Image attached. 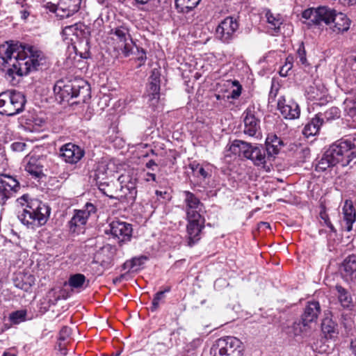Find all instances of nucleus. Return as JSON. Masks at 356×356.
Masks as SVG:
<instances>
[{
	"label": "nucleus",
	"mask_w": 356,
	"mask_h": 356,
	"mask_svg": "<svg viewBox=\"0 0 356 356\" xmlns=\"http://www.w3.org/2000/svg\"><path fill=\"white\" fill-rule=\"evenodd\" d=\"M0 59L6 68L7 79L12 81L15 75L22 76L37 70L45 57L37 47L10 40L0 45Z\"/></svg>",
	"instance_id": "nucleus-1"
},
{
	"label": "nucleus",
	"mask_w": 356,
	"mask_h": 356,
	"mask_svg": "<svg viewBox=\"0 0 356 356\" xmlns=\"http://www.w3.org/2000/svg\"><path fill=\"white\" fill-rule=\"evenodd\" d=\"M356 164V135L342 138L331 145L316 165V170L324 171L330 166Z\"/></svg>",
	"instance_id": "nucleus-2"
},
{
	"label": "nucleus",
	"mask_w": 356,
	"mask_h": 356,
	"mask_svg": "<svg viewBox=\"0 0 356 356\" xmlns=\"http://www.w3.org/2000/svg\"><path fill=\"white\" fill-rule=\"evenodd\" d=\"M356 164V135L342 138L331 145L316 165V170L324 171L330 166Z\"/></svg>",
	"instance_id": "nucleus-3"
},
{
	"label": "nucleus",
	"mask_w": 356,
	"mask_h": 356,
	"mask_svg": "<svg viewBox=\"0 0 356 356\" xmlns=\"http://www.w3.org/2000/svg\"><path fill=\"white\" fill-rule=\"evenodd\" d=\"M16 203L18 207L17 217L28 229H35L47 223L51 209L45 203L29 194L18 197Z\"/></svg>",
	"instance_id": "nucleus-4"
},
{
	"label": "nucleus",
	"mask_w": 356,
	"mask_h": 356,
	"mask_svg": "<svg viewBox=\"0 0 356 356\" xmlns=\"http://www.w3.org/2000/svg\"><path fill=\"white\" fill-rule=\"evenodd\" d=\"M54 92L60 102H69L73 98L80 97L82 102L90 96V87L88 82L83 79H75L65 81H58L54 87Z\"/></svg>",
	"instance_id": "nucleus-5"
},
{
	"label": "nucleus",
	"mask_w": 356,
	"mask_h": 356,
	"mask_svg": "<svg viewBox=\"0 0 356 356\" xmlns=\"http://www.w3.org/2000/svg\"><path fill=\"white\" fill-rule=\"evenodd\" d=\"M26 99L24 95L16 90L0 93V114L13 116L24 109Z\"/></svg>",
	"instance_id": "nucleus-6"
},
{
	"label": "nucleus",
	"mask_w": 356,
	"mask_h": 356,
	"mask_svg": "<svg viewBox=\"0 0 356 356\" xmlns=\"http://www.w3.org/2000/svg\"><path fill=\"white\" fill-rule=\"evenodd\" d=\"M243 351L242 342L231 336L218 339L211 348L212 356H242Z\"/></svg>",
	"instance_id": "nucleus-7"
},
{
	"label": "nucleus",
	"mask_w": 356,
	"mask_h": 356,
	"mask_svg": "<svg viewBox=\"0 0 356 356\" xmlns=\"http://www.w3.org/2000/svg\"><path fill=\"white\" fill-rule=\"evenodd\" d=\"M97 211L95 206L87 202L83 209L74 210V213L68 222L69 230L71 233L79 234L86 225L88 218Z\"/></svg>",
	"instance_id": "nucleus-8"
},
{
	"label": "nucleus",
	"mask_w": 356,
	"mask_h": 356,
	"mask_svg": "<svg viewBox=\"0 0 356 356\" xmlns=\"http://www.w3.org/2000/svg\"><path fill=\"white\" fill-rule=\"evenodd\" d=\"M111 35L115 37L113 39L116 41L118 48L125 57H128L134 53V42L129 34V29L125 26H120L111 29Z\"/></svg>",
	"instance_id": "nucleus-9"
},
{
	"label": "nucleus",
	"mask_w": 356,
	"mask_h": 356,
	"mask_svg": "<svg viewBox=\"0 0 356 356\" xmlns=\"http://www.w3.org/2000/svg\"><path fill=\"white\" fill-rule=\"evenodd\" d=\"M18 180L10 175H0V205H5L7 201L19 190Z\"/></svg>",
	"instance_id": "nucleus-10"
},
{
	"label": "nucleus",
	"mask_w": 356,
	"mask_h": 356,
	"mask_svg": "<svg viewBox=\"0 0 356 356\" xmlns=\"http://www.w3.org/2000/svg\"><path fill=\"white\" fill-rule=\"evenodd\" d=\"M132 226L131 224L120 220H113L108 225V229H105L106 234H111L118 240L120 245L129 241L132 236Z\"/></svg>",
	"instance_id": "nucleus-11"
},
{
	"label": "nucleus",
	"mask_w": 356,
	"mask_h": 356,
	"mask_svg": "<svg viewBox=\"0 0 356 356\" xmlns=\"http://www.w3.org/2000/svg\"><path fill=\"white\" fill-rule=\"evenodd\" d=\"M238 29V23L233 17L224 19L217 26L216 37L224 43H229L233 40L234 34Z\"/></svg>",
	"instance_id": "nucleus-12"
},
{
	"label": "nucleus",
	"mask_w": 356,
	"mask_h": 356,
	"mask_svg": "<svg viewBox=\"0 0 356 356\" xmlns=\"http://www.w3.org/2000/svg\"><path fill=\"white\" fill-rule=\"evenodd\" d=\"M335 10L326 6L313 8V29L323 30L332 23Z\"/></svg>",
	"instance_id": "nucleus-13"
},
{
	"label": "nucleus",
	"mask_w": 356,
	"mask_h": 356,
	"mask_svg": "<svg viewBox=\"0 0 356 356\" xmlns=\"http://www.w3.org/2000/svg\"><path fill=\"white\" fill-rule=\"evenodd\" d=\"M45 159L42 156L27 155L24 162L26 163L25 170L35 179L40 180L44 177L43 172L44 163Z\"/></svg>",
	"instance_id": "nucleus-14"
},
{
	"label": "nucleus",
	"mask_w": 356,
	"mask_h": 356,
	"mask_svg": "<svg viewBox=\"0 0 356 356\" xmlns=\"http://www.w3.org/2000/svg\"><path fill=\"white\" fill-rule=\"evenodd\" d=\"M84 154L85 152L81 147L72 143L65 144L60 148V157L70 164L77 163Z\"/></svg>",
	"instance_id": "nucleus-15"
},
{
	"label": "nucleus",
	"mask_w": 356,
	"mask_h": 356,
	"mask_svg": "<svg viewBox=\"0 0 356 356\" xmlns=\"http://www.w3.org/2000/svg\"><path fill=\"white\" fill-rule=\"evenodd\" d=\"M183 194L187 218H200V216H202L200 213L204 207L203 204L195 194L188 191H184Z\"/></svg>",
	"instance_id": "nucleus-16"
},
{
	"label": "nucleus",
	"mask_w": 356,
	"mask_h": 356,
	"mask_svg": "<svg viewBox=\"0 0 356 356\" xmlns=\"http://www.w3.org/2000/svg\"><path fill=\"white\" fill-rule=\"evenodd\" d=\"M277 109L285 119L289 120L299 118L300 113L298 104L292 99L286 100L284 96L277 101Z\"/></svg>",
	"instance_id": "nucleus-17"
},
{
	"label": "nucleus",
	"mask_w": 356,
	"mask_h": 356,
	"mask_svg": "<svg viewBox=\"0 0 356 356\" xmlns=\"http://www.w3.org/2000/svg\"><path fill=\"white\" fill-rule=\"evenodd\" d=\"M244 134L252 137H257L260 130V121L255 117L254 107L249 106L243 113Z\"/></svg>",
	"instance_id": "nucleus-18"
},
{
	"label": "nucleus",
	"mask_w": 356,
	"mask_h": 356,
	"mask_svg": "<svg viewBox=\"0 0 356 356\" xmlns=\"http://www.w3.org/2000/svg\"><path fill=\"white\" fill-rule=\"evenodd\" d=\"M161 74L157 69H153L150 76L149 77V83L147 86V96L148 100L153 105L156 104L160 98V83Z\"/></svg>",
	"instance_id": "nucleus-19"
},
{
	"label": "nucleus",
	"mask_w": 356,
	"mask_h": 356,
	"mask_svg": "<svg viewBox=\"0 0 356 356\" xmlns=\"http://www.w3.org/2000/svg\"><path fill=\"white\" fill-rule=\"evenodd\" d=\"M248 159L251 160L255 165H264L267 160L268 156L266 154L265 148L261 145H252L248 143L246 150H245V155Z\"/></svg>",
	"instance_id": "nucleus-20"
},
{
	"label": "nucleus",
	"mask_w": 356,
	"mask_h": 356,
	"mask_svg": "<svg viewBox=\"0 0 356 356\" xmlns=\"http://www.w3.org/2000/svg\"><path fill=\"white\" fill-rule=\"evenodd\" d=\"M187 234L188 236V245H193L200 239V234L204 227L205 220L202 216L194 219L187 218Z\"/></svg>",
	"instance_id": "nucleus-21"
},
{
	"label": "nucleus",
	"mask_w": 356,
	"mask_h": 356,
	"mask_svg": "<svg viewBox=\"0 0 356 356\" xmlns=\"http://www.w3.org/2000/svg\"><path fill=\"white\" fill-rule=\"evenodd\" d=\"M310 304L311 302L308 301L305 313L302 316L301 321L294 323L293 326L289 329L288 333H293V335L298 336L309 330L310 323H312V307H310Z\"/></svg>",
	"instance_id": "nucleus-22"
},
{
	"label": "nucleus",
	"mask_w": 356,
	"mask_h": 356,
	"mask_svg": "<svg viewBox=\"0 0 356 356\" xmlns=\"http://www.w3.org/2000/svg\"><path fill=\"white\" fill-rule=\"evenodd\" d=\"M350 20L342 13H336L333 15L330 29L337 33L347 31L350 28Z\"/></svg>",
	"instance_id": "nucleus-23"
},
{
	"label": "nucleus",
	"mask_w": 356,
	"mask_h": 356,
	"mask_svg": "<svg viewBox=\"0 0 356 356\" xmlns=\"http://www.w3.org/2000/svg\"><path fill=\"white\" fill-rule=\"evenodd\" d=\"M82 0H61L58 16L61 18L69 17L78 12Z\"/></svg>",
	"instance_id": "nucleus-24"
},
{
	"label": "nucleus",
	"mask_w": 356,
	"mask_h": 356,
	"mask_svg": "<svg viewBox=\"0 0 356 356\" xmlns=\"http://www.w3.org/2000/svg\"><path fill=\"white\" fill-rule=\"evenodd\" d=\"M63 33L66 36L65 39H70L71 41H74L73 36L76 39L86 38L89 34L86 25L81 23H76L73 25L67 26L63 30Z\"/></svg>",
	"instance_id": "nucleus-25"
},
{
	"label": "nucleus",
	"mask_w": 356,
	"mask_h": 356,
	"mask_svg": "<svg viewBox=\"0 0 356 356\" xmlns=\"http://www.w3.org/2000/svg\"><path fill=\"white\" fill-rule=\"evenodd\" d=\"M321 331L326 338H333L337 334V324L332 319L330 311H324L321 324Z\"/></svg>",
	"instance_id": "nucleus-26"
},
{
	"label": "nucleus",
	"mask_w": 356,
	"mask_h": 356,
	"mask_svg": "<svg viewBox=\"0 0 356 356\" xmlns=\"http://www.w3.org/2000/svg\"><path fill=\"white\" fill-rule=\"evenodd\" d=\"M343 220L346 222V230L350 232L356 220V211L351 202L346 200L343 207Z\"/></svg>",
	"instance_id": "nucleus-27"
},
{
	"label": "nucleus",
	"mask_w": 356,
	"mask_h": 356,
	"mask_svg": "<svg viewBox=\"0 0 356 356\" xmlns=\"http://www.w3.org/2000/svg\"><path fill=\"white\" fill-rule=\"evenodd\" d=\"M323 115H324L327 120H332L339 118L340 111L338 108L332 107L328 111H327L324 114H316L315 118H313V127L314 128H316V132L314 134V135L318 132L320 127L323 124L324 118H323Z\"/></svg>",
	"instance_id": "nucleus-28"
},
{
	"label": "nucleus",
	"mask_w": 356,
	"mask_h": 356,
	"mask_svg": "<svg viewBox=\"0 0 356 356\" xmlns=\"http://www.w3.org/2000/svg\"><path fill=\"white\" fill-rule=\"evenodd\" d=\"M336 290L338 291V300L341 305L343 308L350 309L353 305V298L350 292L341 286V285H337L335 286Z\"/></svg>",
	"instance_id": "nucleus-29"
},
{
	"label": "nucleus",
	"mask_w": 356,
	"mask_h": 356,
	"mask_svg": "<svg viewBox=\"0 0 356 356\" xmlns=\"http://www.w3.org/2000/svg\"><path fill=\"white\" fill-rule=\"evenodd\" d=\"M265 16L270 28L278 33L283 22L282 16L273 13L269 9L266 10Z\"/></svg>",
	"instance_id": "nucleus-30"
},
{
	"label": "nucleus",
	"mask_w": 356,
	"mask_h": 356,
	"mask_svg": "<svg viewBox=\"0 0 356 356\" xmlns=\"http://www.w3.org/2000/svg\"><path fill=\"white\" fill-rule=\"evenodd\" d=\"M89 282L83 274L76 273L70 276L68 284L72 289H81L86 282Z\"/></svg>",
	"instance_id": "nucleus-31"
},
{
	"label": "nucleus",
	"mask_w": 356,
	"mask_h": 356,
	"mask_svg": "<svg viewBox=\"0 0 356 356\" xmlns=\"http://www.w3.org/2000/svg\"><path fill=\"white\" fill-rule=\"evenodd\" d=\"M177 8L180 9V12H189L194 9L201 0H175Z\"/></svg>",
	"instance_id": "nucleus-32"
},
{
	"label": "nucleus",
	"mask_w": 356,
	"mask_h": 356,
	"mask_svg": "<svg viewBox=\"0 0 356 356\" xmlns=\"http://www.w3.org/2000/svg\"><path fill=\"white\" fill-rule=\"evenodd\" d=\"M320 223L323 225L327 226L328 228L330 229L332 232H335V229L332 224L331 221L330 220L329 216L327 213L325 207L321 204L319 207V212H318V217Z\"/></svg>",
	"instance_id": "nucleus-33"
},
{
	"label": "nucleus",
	"mask_w": 356,
	"mask_h": 356,
	"mask_svg": "<svg viewBox=\"0 0 356 356\" xmlns=\"http://www.w3.org/2000/svg\"><path fill=\"white\" fill-rule=\"evenodd\" d=\"M343 268L348 275L356 272V255L352 254L346 257L343 263Z\"/></svg>",
	"instance_id": "nucleus-34"
},
{
	"label": "nucleus",
	"mask_w": 356,
	"mask_h": 356,
	"mask_svg": "<svg viewBox=\"0 0 356 356\" xmlns=\"http://www.w3.org/2000/svg\"><path fill=\"white\" fill-rule=\"evenodd\" d=\"M247 145L248 143L246 142L240 140H235L230 145L229 149L234 154L243 155L244 156Z\"/></svg>",
	"instance_id": "nucleus-35"
},
{
	"label": "nucleus",
	"mask_w": 356,
	"mask_h": 356,
	"mask_svg": "<svg viewBox=\"0 0 356 356\" xmlns=\"http://www.w3.org/2000/svg\"><path fill=\"white\" fill-rule=\"evenodd\" d=\"M171 290L170 286H166L163 290L157 292L152 300L151 310L152 312L156 311L159 307L160 301L165 298V293L170 292Z\"/></svg>",
	"instance_id": "nucleus-36"
},
{
	"label": "nucleus",
	"mask_w": 356,
	"mask_h": 356,
	"mask_svg": "<svg viewBox=\"0 0 356 356\" xmlns=\"http://www.w3.org/2000/svg\"><path fill=\"white\" fill-rule=\"evenodd\" d=\"M283 146L284 143L265 144L264 148L268 160H270L271 158H274L275 156L279 153L281 147Z\"/></svg>",
	"instance_id": "nucleus-37"
},
{
	"label": "nucleus",
	"mask_w": 356,
	"mask_h": 356,
	"mask_svg": "<svg viewBox=\"0 0 356 356\" xmlns=\"http://www.w3.org/2000/svg\"><path fill=\"white\" fill-rule=\"evenodd\" d=\"M26 312L17 310L10 314L9 319L13 324H19L26 320Z\"/></svg>",
	"instance_id": "nucleus-38"
},
{
	"label": "nucleus",
	"mask_w": 356,
	"mask_h": 356,
	"mask_svg": "<svg viewBox=\"0 0 356 356\" xmlns=\"http://www.w3.org/2000/svg\"><path fill=\"white\" fill-rule=\"evenodd\" d=\"M293 65V58L288 56L286 58L284 64L280 67L279 71L280 75L282 77H286L289 75V71L291 70Z\"/></svg>",
	"instance_id": "nucleus-39"
},
{
	"label": "nucleus",
	"mask_w": 356,
	"mask_h": 356,
	"mask_svg": "<svg viewBox=\"0 0 356 356\" xmlns=\"http://www.w3.org/2000/svg\"><path fill=\"white\" fill-rule=\"evenodd\" d=\"M298 58H299V63L301 65L305 67H307L309 66V64L306 58V50L305 47L304 42H302L297 51Z\"/></svg>",
	"instance_id": "nucleus-40"
},
{
	"label": "nucleus",
	"mask_w": 356,
	"mask_h": 356,
	"mask_svg": "<svg viewBox=\"0 0 356 356\" xmlns=\"http://www.w3.org/2000/svg\"><path fill=\"white\" fill-rule=\"evenodd\" d=\"M189 167L195 175H196L197 177H201L204 179H206L209 175L208 172L204 170V168L197 163H191L189 165Z\"/></svg>",
	"instance_id": "nucleus-41"
},
{
	"label": "nucleus",
	"mask_w": 356,
	"mask_h": 356,
	"mask_svg": "<svg viewBox=\"0 0 356 356\" xmlns=\"http://www.w3.org/2000/svg\"><path fill=\"white\" fill-rule=\"evenodd\" d=\"M60 1L61 0H41V3L51 12L56 13L58 15Z\"/></svg>",
	"instance_id": "nucleus-42"
},
{
	"label": "nucleus",
	"mask_w": 356,
	"mask_h": 356,
	"mask_svg": "<svg viewBox=\"0 0 356 356\" xmlns=\"http://www.w3.org/2000/svg\"><path fill=\"white\" fill-rule=\"evenodd\" d=\"M232 85L233 87H235V88L232 90L230 95L228 96V98L236 99L240 97L241 94L242 86L240 84L239 81L237 80L232 81Z\"/></svg>",
	"instance_id": "nucleus-43"
},
{
	"label": "nucleus",
	"mask_w": 356,
	"mask_h": 356,
	"mask_svg": "<svg viewBox=\"0 0 356 356\" xmlns=\"http://www.w3.org/2000/svg\"><path fill=\"white\" fill-rule=\"evenodd\" d=\"M106 173V168L105 165H98L94 173V179L98 183L99 180H104L105 174Z\"/></svg>",
	"instance_id": "nucleus-44"
},
{
	"label": "nucleus",
	"mask_w": 356,
	"mask_h": 356,
	"mask_svg": "<svg viewBox=\"0 0 356 356\" xmlns=\"http://www.w3.org/2000/svg\"><path fill=\"white\" fill-rule=\"evenodd\" d=\"M72 334V330L67 326H63L59 332L58 340L59 342L66 341Z\"/></svg>",
	"instance_id": "nucleus-45"
},
{
	"label": "nucleus",
	"mask_w": 356,
	"mask_h": 356,
	"mask_svg": "<svg viewBox=\"0 0 356 356\" xmlns=\"http://www.w3.org/2000/svg\"><path fill=\"white\" fill-rule=\"evenodd\" d=\"M134 46L136 47V50H137V53H135L136 55V59H137V60L140 61L139 66H141L145 63V62L147 59L146 51L143 48H139L135 44L134 45Z\"/></svg>",
	"instance_id": "nucleus-46"
},
{
	"label": "nucleus",
	"mask_w": 356,
	"mask_h": 356,
	"mask_svg": "<svg viewBox=\"0 0 356 356\" xmlns=\"http://www.w3.org/2000/svg\"><path fill=\"white\" fill-rule=\"evenodd\" d=\"M279 90V85L272 82L271 88L268 95V102H272L275 99Z\"/></svg>",
	"instance_id": "nucleus-47"
},
{
	"label": "nucleus",
	"mask_w": 356,
	"mask_h": 356,
	"mask_svg": "<svg viewBox=\"0 0 356 356\" xmlns=\"http://www.w3.org/2000/svg\"><path fill=\"white\" fill-rule=\"evenodd\" d=\"M27 145L24 142H15L10 145V148L13 152H21L26 149Z\"/></svg>",
	"instance_id": "nucleus-48"
},
{
	"label": "nucleus",
	"mask_w": 356,
	"mask_h": 356,
	"mask_svg": "<svg viewBox=\"0 0 356 356\" xmlns=\"http://www.w3.org/2000/svg\"><path fill=\"white\" fill-rule=\"evenodd\" d=\"M315 84L317 90L316 95L318 96V93L322 95H325L327 92V89L323 83L320 80H315L313 83Z\"/></svg>",
	"instance_id": "nucleus-49"
},
{
	"label": "nucleus",
	"mask_w": 356,
	"mask_h": 356,
	"mask_svg": "<svg viewBox=\"0 0 356 356\" xmlns=\"http://www.w3.org/2000/svg\"><path fill=\"white\" fill-rule=\"evenodd\" d=\"M270 143H284L282 140L280 138H278L275 134H269L268 135L265 144H270Z\"/></svg>",
	"instance_id": "nucleus-50"
},
{
	"label": "nucleus",
	"mask_w": 356,
	"mask_h": 356,
	"mask_svg": "<svg viewBox=\"0 0 356 356\" xmlns=\"http://www.w3.org/2000/svg\"><path fill=\"white\" fill-rule=\"evenodd\" d=\"M97 184L98 185L99 191H101L104 195H106L111 199H115V197L113 195L108 193V192L106 191V187L108 186L107 184L102 182V180H99V182L97 183Z\"/></svg>",
	"instance_id": "nucleus-51"
},
{
	"label": "nucleus",
	"mask_w": 356,
	"mask_h": 356,
	"mask_svg": "<svg viewBox=\"0 0 356 356\" xmlns=\"http://www.w3.org/2000/svg\"><path fill=\"white\" fill-rule=\"evenodd\" d=\"M313 320L314 318H317L318 315L321 314V306L318 302H316L313 300Z\"/></svg>",
	"instance_id": "nucleus-52"
},
{
	"label": "nucleus",
	"mask_w": 356,
	"mask_h": 356,
	"mask_svg": "<svg viewBox=\"0 0 356 356\" xmlns=\"http://www.w3.org/2000/svg\"><path fill=\"white\" fill-rule=\"evenodd\" d=\"M302 133L306 138H308L310 136H312L311 124L309 122L305 126Z\"/></svg>",
	"instance_id": "nucleus-53"
},
{
	"label": "nucleus",
	"mask_w": 356,
	"mask_h": 356,
	"mask_svg": "<svg viewBox=\"0 0 356 356\" xmlns=\"http://www.w3.org/2000/svg\"><path fill=\"white\" fill-rule=\"evenodd\" d=\"M58 346L60 353L63 356H65L67 354V350L65 347V343L63 344L61 342H58Z\"/></svg>",
	"instance_id": "nucleus-54"
},
{
	"label": "nucleus",
	"mask_w": 356,
	"mask_h": 356,
	"mask_svg": "<svg viewBox=\"0 0 356 356\" xmlns=\"http://www.w3.org/2000/svg\"><path fill=\"white\" fill-rule=\"evenodd\" d=\"M27 8L28 7H25L19 11L21 14V18L22 19H26L30 15V12L28 10Z\"/></svg>",
	"instance_id": "nucleus-55"
},
{
	"label": "nucleus",
	"mask_w": 356,
	"mask_h": 356,
	"mask_svg": "<svg viewBox=\"0 0 356 356\" xmlns=\"http://www.w3.org/2000/svg\"><path fill=\"white\" fill-rule=\"evenodd\" d=\"M302 18L305 19H309L312 17V8H307L304 10L302 13Z\"/></svg>",
	"instance_id": "nucleus-56"
},
{
	"label": "nucleus",
	"mask_w": 356,
	"mask_h": 356,
	"mask_svg": "<svg viewBox=\"0 0 356 356\" xmlns=\"http://www.w3.org/2000/svg\"><path fill=\"white\" fill-rule=\"evenodd\" d=\"M350 348L352 351V353L356 356V339L352 340L350 344Z\"/></svg>",
	"instance_id": "nucleus-57"
},
{
	"label": "nucleus",
	"mask_w": 356,
	"mask_h": 356,
	"mask_svg": "<svg viewBox=\"0 0 356 356\" xmlns=\"http://www.w3.org/2000/svg\"><path fill=\"white\" fill-rule=\"evenodd\" d=\"M130 261H134L133 262V270H136V267L141 264L140 259L139 258H134L133 259L130 260Z\"/></svg>",
	"instance_id": "nucleus-58"
},
{
	"label": "nucleus",
	"mask_w": 356,
	"mask_h": 356,
	"mask_svg": "<svg viewBox=\"0 0 356 356\" xmlns=\"http://www.w3.org/2000/svg\"><path fill=\"white\" fill-rule=\"evenodd\" d=\"M133 262L134 261H127L123 265L124 269H128L129 270H133Z\"/></svg>",
	"instance_id": "nucleus-59"
},
{
	"label": "nucleus",
	"mask_w": 356,
	"mask_h": 356,
	"mask_svg": "<svg viewBox=\"0 0 356 356\" xmlns=\"http://www.w3.org/2000/svg\"><path fill=\"white\" fill-rule=\"evenodd\" d=\"M126 188L128 191H129V193L132 194L133 192L136 193L135 186L133 183L129 184L127 186H126Z\"/></svg>",
	"instance_id": "nucleus-60"
},
{
	"label": "nucleus",
	"mask_w": 356,
	"mask_h": 356,
	"mask_svg": "<svg viewBox=\"0 0 356 356\" xmlns=\"http://www.w3.org/2000/svg\"><path fill=\"white\" fill-rule=\"evenodd\" d=\"M16 4L20 6L22 8H24L25 7H28L26 0H17Z\"/></svg>",
	"instance_id": "nucleus-61"
},
{
	"label": "nucleus",
	"mask_w": 356,
	"mask_h": 356,
	"mask_svg": "<svg viewBox=\"0 0 356 356\" xmlns=\"http://www.w3.org/2000/svg\"><path fill=\"white\" fill-rule=\"evenodd\" d=\"M146 180L148 181H150V180L156 181V175L154 174H153V173L148 172L147 174Z\"/></svg>",
	"instance_id": "nucleus-62"
},
{
	"label": "nucleus",
	"mask_w": 356,
	"mask_h": 356,
	"mask_svg": "<svg viewBox=\"0 0 356 356\" xmlns=\"http://www.w3.org/2000/svg\"><path fill=\"white\" fill-rule=\"evenodd\" d=\"M259 225V228L270 229V225L267 222H260Z\"/></svg>",
	"instance_id": "nucleus-63"
},
{
	"label": "nucleus",
	"mask_w": 356,
	"mask_h": 356,
	"mask_svg": "<svg viewBox=\"0 0 356 356\" xmlns=\"http://www.w3.org/2000/svg\"><path fill=\"white\" fill-rule=\"evenodd\" d=\"M2 356H17V354L10 351H5Z\"/></svg>",
	"instance_id": "nucleus-64"
}]
</instances>
